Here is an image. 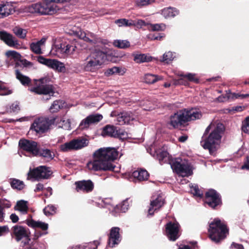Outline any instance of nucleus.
I'll return each instance as SVG.
<instances>
[{
    "label": "nucleus",
    "mask_w": 249,
    "mask_h": 249,
    "mask_svg": "<svg viewBox=\"0 0 249 249\" xmlns=\"http://www.w3.org/2000/svg\"><path fill=\"white\" fill-rule=\"evenodd\" d=\"M118 156V152L114 148H101L94 153V160L89 162L87 166L95 171H114L115 166L111 161L117 159Z\"/></svg>",
    "instance_id": "nucleus-1"
},
{
    "label": "nucleus",
    "mask_w": 249,
    "mask_h": 249,
    "mask_svg": "<svg viewBox=\"0 0 249 249\" xmlns=\"http://www.w3.org/2000/svg\"><path fill=\"white\" fill-rule=\"evenodd\" d=\"M225 129L224 124L221 123L216 124L211 123L205 129L201 145L204 149L208 150L211 155L216 151Z\"/></svg>",
    "instance_id": "nucleus-2"
},
{
    "label": "nucleus",
    "mask_w": 249,
    "mask_h": 249,
    "mask_svg": "<svg viewBox=\"0 0 249 249\" xmlns=\"http://www.w3.org/2000/svg\"><path fill=\"white\" fill-rule=\"evenodd\" d=\"M71 0H43L42 2L32 4L27 7V11L32 14L39 15H51L57 12L55 3H63Z\"/></svg>",
    "instance_id": "nucleus-3"
},
{
    "label": "nucleus",
    "mask_w": 249,
    "mask_h": 249,
    "mask_svg": "<svg viewBox=\"0 0 249 249\" xmlns=\"http://www.w3.org/2000/svg\"><path fill=\"white\" fill-rule=\"evenodd\" d=\"M107 58L106 53L95 49L91 52L84 60L83 68L85 71L95 72L105 62Z\"/></svg>",
    "instance_id": "nucleus-4"
},
{
    "label": "nucleus",
    "mask_w": 249,
    "mask_h": 249,
    "mask_svg": "<svg viewBox=\"0 0 249 249\" xmlns=\"http://www.w3.org/2000/svg\"><path fill=\"white\" fill-rule=\"evenodd\" d=\"M209 237L215 243H219L229 234L227 225L220 219L215 218L209 224Z\"/></svg>",
    "instance_id": "nucleus-5"
},
{
    "label": "nucleus",
    "mask_w": 249,
    "mask_h": 249,
    "mask_svg": "<svg viewBox=\"0 0 249 249\" xmlns=\"http://www.w3.org/2000/svg\"><path fill=\"white\" fill-rule=\"evenodd\" d=\"M170 165L174 172L182 177H189L193 173L192 165L187 160L171 158Z\"/></svg>",
    "instance_id": "nucleus-6"
},
{
    "label": "nucleus",
    "mask_w": 249,
    "mask_h": 249,
    "mask_svg": "<svg viewBox=\"0 0 249 249\" xmlns=\"http://www.w3.org/2000/svg\"><path fill=\"white\" fill-rule=\"evenodd\" d=\"M34 81L36 86L31 89L30 90L32 92L40 95H53L55 89L53 85L49 84L50 81L49 78L46 77L38 80L35 79Z\"/></svg>",
    "instance_id": "nucleus-7"
},
{
    "label": "nucleus",
    "mask_w": 249,
    "mask_h": 249,
    "mask_svg": "<svg viewBox=\"0 0 249 249\" xmlns=\"http://www.w3.org/2000/svg\"><path fill=\"white\" fill-rule=\"evenodd\" d=\"M56 119V117L53 116L37 118L31 125V129L34 130L38 134L44 133L50 129L52 125L54 124Z\"/></svg>",
    "instance_id": "nucleus-8"
},
{
    "label": "nucleus",
    "mask_w": 249,
    "mask_h": 249,
    "mask_svg": "<svg viewBox=\"0 0 249 249\" xmlns=\"http://www.w3.org/2000/svg\"><path fill=\"white\" fill-rule=\"evenodd\" d=\"M204 201L213 210L218 209L223 204L221 195L213 189H210L205 193Z\"/></svg>",
    "instance_id": "nucleus-9"
},
{
    "label": "nucleus",
    "mask_w": 249,
    "mask_h": 249,
    "mask_svg": "<svg viewBox=\"0 0 249 249\" xmlns=\"http://www.w3.org/2000/svg\"><path fill=\"white\" fill-rule=\"evenodd\" d=\"M184 109L178 110L170 117L168 124L174 129L180 128L188 124Z\"/></svg>",
    "instance_id": "nucleus-10"
},
{
    "label": "nucleus",
    "mask_w": 249,
    "mask_h": 249,
    "mask_svg": "<svg viewBox=\"0 0 249 249\" xmlns=\"http://www.w3.org/2000/svg\"><path fill=\"white\" fill-rule=\"evenodd\" d=\"M52 174L53 172L50 167L46 166H40L33 170L30 169L28 173V176L38 180L40 179H48Z\"/></svg>",
    "instance_id": "nucleus-11"
},
{
    "label": "nucleus",
    "mask_w": 249,
    "mask_h": 249,
    "mask_svg": "<svg viewBox=\"0 0 249 249\" xmlns=\"http://www.w3.org/2000/svg\"><path fill=\"white\" fill-rule=\"evenodd\" d=\"M180 228L178 222L170 221L165 225V235L170 241H175L180 236Z\"/></svg>",
    "instance_id": "nucleus-12"
},
{
    "label": "nucleus",
    "mask_w": 249,
    "mask_h": 249,
    "mask_svg": "<svg viewBox=\"0 0 249 249\" xmlns=\"http://www.w3.org/2000/svg\"><path fill=\"white\" fill-rule=\"evenodd\" d=\"M87 140L85 138L73 139L68 142L60 145V150L62 152H68L73 150H78L87 145Z\"/></svg>",
    "instance_id": "nucleus-13"
},
{
    "label": "nucleus",
    "mask_w": 249,
    "mask_h": 249,
    "mask_svg": "<svg viewBox=\"0 0 249 249\" xmlns=\"http://www.w3.org/2000/svg\"><path fill=\"white\" fill-rule=\"evenodd\" d=\"M18 145L21 149L31 154L33 156H36L38 153L37 149L38 146L37 143L35 141L26 139H21L19 141Z\"/></svg>",
    "instance_id": "nucleus-14"
},
{
    "label": "nucleus",
    "mask_w": 249,
    "mask_h": 249,
    "mask_svg": "<svg viewBox=\"0 0 249 249\" xmlns=\"http://www.w3.org/2000/svg\"><path fill=\"white\" fill-rule=\"evenodd\" d=\"M101 134L104 137L108 136L122 139L125 135V132L113 125L107 124L103 127Z\"/></svg>",
    "instance_id": "nucleus-15"
},
{
    "label": "nucleus",
    "mask_w": 249,
    "mask_h": 249,
    "mask_svg": "<svg viewBox=\"0 0 249 249\" xmlns=\"http://www.w3.org/2000/svg\"><path fill=\"white\" fill-rule=\"evenodd\" d=\"M11 235L18 242L20 241L23 238H25L27 241L25 242V245L28 244L30 240L26 229L21 226L15 225L13 226Z\"/></svg>",
    "instance_id": "nucleus-16"
},
{
    "label": "nucleus",
    "mask_w": 249,
    "mask_h": 249,
    "mask_svg": "<svg viewBox=\"0 0 249 249\" xmlns=\"http://www.w3.org/2000/svg\"><path fill=\"white\" fill-rule=\"evenodd\" d=\"M0 39L9 47L16 49L20 47L18 40L12 34L5 31H0Z\"/></svg>",
    "instance_id": "nucleus-17"
},
{
    "label": "nucleus",
    "mask_w": 249,
    "mask_h": 249,
    "mask_svg": "<svg viewBox=\"0 0 249 249\" xmlns=\"http://www.w3.org/2000/svg\"><path fill=\"white\" fill-rule=\"evenodd\" d=\"M120 229L119 227H112L110 230V233L108 234V239L107 241L108 246L111 248H113L115 245H117L121 241V236L120 234Z\"/></svg>",
    "instance_id": "nucleus-18"
},
{
    "label": "nucleus",
    "mask_w": 249,
    "mask_h": 249,
    "mask_svg": "<svg viewBox=\"0 0 249 249\" xmlns=\"http://www.w3.org/2000/svg\"><path fill=\"white\" fill-rule=\"evenodd\" d=\"M103 119V116L99 114H91L83 119L80 124L79 127L82 129L88 128L90 124L99 123Z\"/></svg>",
    "instance_id": "nucleus-19"
},
{
    "label": "nucleus",
    "mask_w": 249,
    "mask_h": 249,
    "mask_svg": "<svg viewBox=\"0 0 249 249\" xmlns=\"http://www.w3.org/2000/svg\"><path fill=\"white\" fill-rule=\"evenodd\" d=\"M75 185L77 192L82 191L86 193L92 192L94 187L93 182L90 179L76 181Z\"/></svg>",
    "instance_id": "nucleus-20"
},
{
    "label": "nucleus",
    "mask_w": 249,
    "mask_h": 249,
    "mask_svg": "<svg viewBox=\"0 0 249 249\" xmlns=\"http://www.w3.org/2000/svg\"><path fill=\"white\" fill-rule=\"evenodd\" d=\"M164 200L160 196H158L157 197L151 201L150 207L148 209V215L153 216L154 212L159 210L164 204Z\"/></svg>",
    "instance_id": "nucleus-21"
},
{
    "label": "nucleus",
    "mask_w": 249,
    "mask_h": 249,
    "mask_svg": "<svg viewBox=\"0 0 249 249\" xmlns=\"http://www.w3.org/2000/svg\"><path fill=\"white\" fill-rule=\"evenodd\" d=\"M55 48L56 49V51L59 52L61 53L71 54L75 51L76 47L75 45L65 42L55 45Z\"/></svg>",
    "instance_id": "nucleus-22"
},
{
    "label": "nucleus",
    "mask_w": 249,
    "mask_h": 249,
    "mask_svg": "<svg viewBox=\"0 0 249 249\" xmlns=\"http://www.w3.org/2000/svg\"><path fill=\"white\" fill-rule=\"evenodd\" d=\"M184 110L185 112H186V116L187 118L188 123L191 121L200 119L202 117V113L199 109L193 108L191 109L184 108Z\"/></svg>",
    "instance_id": "nucleus-23"
},
{
    "label": "nucleus",
    "mask_w": 249,
    "mask_h": 249,
    "mask_svg": "<svg viewBox=\"0 0 249 249\" xmlns=\"http://www.w3.org/2000/svg\"><path fill=\"white\" fill-rule=\"evenodd\" d=\"M37 152L38 153L36 155V157H41L48 161L52 160L55 156L54 152L52 150L49 149L38 147Z\"/></svg>",
    "instance_id": "nucleus-24"
},
{
    "label": "nucleus",
    "mask_w": 249,
    "mask_h": 249,
    "mask_svg": "<svg viewBox=\"0 0 249 249\" xmlns=\"http://www.w3.org/2000/svg\"><path fill=\"white\" fill-rule=\"evenodd\" d=\"M179 13L178 10L172 7H166L161 10V14L166 19L174 18Z\"/></svg>",
    "instance_id": "nucleus-25"
},
{
    "label": "nucleus",
    "mask_w": 249,
    "mask_h": 249,
    "mask_svg": "<svg viewBox=\"0 0 249 249\" xmlns=\"http://www.w3.org/2000/svg\"><path fill=\"white\" fill-rule=\"evenodd\" d=\"M14 12L13 6L7 2L0 4V18H4Z\"/></svg>",
    "instance_id": "nucleus-26"
},
{
    "label": "nucleus",
    "mask_w": 249,
    "mask_h": 249,
    "mask_svg": "<svg viewBox=\"0 0 249 249\" xmlns=\"http://www.w3.org/2000/svg\"><path fill=\"white\" fill-rule=\"evenodd\" d=\"M117 121L120 124H129L131 121L133 120L134 118L131 113L123 112L117 115Z\"/></svg>",
    "instance_id": "nucleus-27"
},
{
    "label": "nucleus",
    "mask_w": 249,
    "mask_h": 249,
    "mask_svg": "<svg viewBox=\"0 0 249 249\" xmlns=\"http://www.w3.org/2000/svg\"><path fill=\"white\" fill-rule=\"evenodd\" d=\"M131 176L139 181H143L148 179L149 174L145 169H140L133 172Z\"/></svg>",
    "instance_id": "nucleus-28"
},
{
    "label": "nucleus",
    "mask_w": 249,
    "mask_h": 249,
    "mask_svg": "<svg viewBox=\"0 0 249 249\" xmlns=\"http://www.w3.org/2000/svg\"><path fill=\"white\" fill-rule=\"evenodd\" d=\"M46 66L59 71H62L65 69L63 63L55 59H48Z\"/></svg>",
    "instance_id": "nucleus-29"
},
{
    "label": "nucleus",
    "mask_w": 249,
    "mask_h": 249,
    "mask_svg": "<svg viewBox=\"0 0 249 249\" xmlns=\"http://www.w3.org/2000/svg\"><path fill=\"white\" fill-rule=\"evenodd\" d=\"M26 223L30 227L34 228H38L43 231H46L48 228V224L41 221H36L33 219H27Z\"/></svg>",
    "instance_id": "nucleus-30"
},
{
    "label": "nucleus",
    "mask_w": 249,
    "mask_h": 249,
    "mask_svg": "<svg viewBox=\"0 0 249 249\" xmlns=\"http://www.w3.org/2000/svg\"><path fill=\"white\" fill-rule=\"evenodd\" d=\"M45 41L46 39L42 38L36 42L31 43L30 46L31 50L36 54H41L42 52L41 50V46L44 44Z\"/></svg>",
    "instance_id": "nucleus-31"
},
{
    "label": "nucleus",
    "mask_w": 249,
    "mask_h": 249,
    "mask_svg": "<svg viewBox=\"0 0 249 249\" xmlns=\"http://www.w3.org/2000/svg\"><path fill=\"white\" fill-rule=\"evenodd\" d=\"M16 78L24 86H30L32 85L31 79L27 76L24 75L18 70L16 71Z\"/></svg>",
    "instance_id": "nucleus-32"
},
{
    "label": "nucleus",
    "mask_w": 249,
    "mask_h": 249,
    "mask_svg": "<svg viewBox=\"0 0 249 249\" xmlns=\"http://www.w3.org/2000/svg\"><path fill=\"white\" fill-rule=\"evenodd\" d=\"M157 158L161 165L165 163H168L170 164V160L172 158L166 151H162L157 153Z\"/></svg>",
    "instance_id": "nucleus-33"
},
{
    "label": "nucleus",
    "mask_w": 249,
    "mask_h": 249,
    "mask_svg": "<svg viewBox=\"0 0 249 249\" xmlns=\"http://www.w3.org/2000/svg\"><path fill=\"white\" fill-rule=\"evenodd\" d=\"M162 79L163 77L161 76H159L150 73H147L144 76L145 82L150 84H154L157 81L161 80Z\"/></svg>",
    "instance_id": "nucleus-34"
},
{
    "label": "nucleus",
    "mask_w": 249,
    "mask_h": 249,
    "mask_svg": "<svg viewBox=\"0 0 249 249\" xmlns=\"http://www.w3.org/2000/svg\"><path fill=\"white\" fill-rule=\"evenodd\" d=\"M27 203V201L23 200H19L17 202L15 209L22 212L23 213H27L28 210Z\"/></svg>",
    "instance_id": "nucleus-35"
},
{
    "label": "nucleus",
    "mask_w": 249,
    "mask_h": 249,
    "mask_svg": "<svg viewBox=\"0 0 249 249\" xmlns=\"http://www.w3.org/2000/svg\"><path fill=\"white\" fill-rule=\"evenodd\" d=\"M134 60L136 63H141L145 62H150L152 60V57L145 54H133Z\"/></svg>",
    "instance_id": "nucleus-36"
},
{
    "label": "nucleus",
    "mask_w": 249,
    "mask_h": 249,
    "mask_svg": "<svg viewBox=\"0 0 249 249\" xmlns=\"http://www.w3.org/2000/svg\"><path fill=\"white\" fill-rule=\"evenodd\" d=\"M10 180V185L13 189L21 190L24 188L23 181L16 178H11Z\"/></svg>",
    "instance_id": "nucleus-37"
},
{
    "label": "nucleus",
    "mask_w": 249,
    "mask_h": 249,
    "mask_svg": "<svg viewBox=\"0 0 249 249\" xmlns=\"http://www.w3.org/2000/svg\"><path fill=\"white\" fill-rule=\"evenodd\" d=\"M13 32L15 35L19 38L24 39L26 37L27 32L19 27L16 26L13 29Z\"/></svg>",
    "instance_id": "nucleus-38"
},
{
    "label": "nucleus",
    "mask_w": 249,
    "mask_h": 249,
    "mask_svg": "<svg viewBox=\"0 0 249 249\" xmlns=\"http://www.w3.org/2000/svg\"><path fill=\"white\" fill-rule=\"evenodd\" d=\"M64 102L61 100H55L53 101V104L50 108L51 112H57L61 108L63 107Z\"/></svg>",
    "instance_id": "nucleus-39"
},
{
    "label": "nucleus",
    "mask_w": 249,
    "mask_h": 249,
    "mask_svg": "<svg viewBox=\"0 0 249 249\" xmlns=\"http://www.w3.org/2000/svg\"><path fill=\"white\" fill-rule=\"evenodd\" d=\"M115 23L118 24L119 26H126L131 27L135 25L133 20L132 19H127L125 18H121L116 20Z\"/></svg>",
    "instance_id": "nucleus-40"
},
{
    "label": "nucleus",
    "mask_w": 249,
    "mask_h": 249,
    "mask_svg": "<svg viewBox=\"0 0 249 249\" xmlns=\"http://www.w3.org/2000/svg\"><path fill=\"white\" fill-rule=\"evenodd\" d=\"M113 45L120 49H126L130 47V42L126 40H115L113 42Z\"/></svg>",
    "instance_id": "nucleus-41"
},
{
    "label": "nucleus",
    "mask_w": 249,
    "mask_h": 249,
    "mask_svg": "<svg viewBox=\"0 0 249 249\" xmlns=\"http://www.w3.org/2000/svg\"><path fill=\"white\" fill-rule=\"evenodd\" d=\"M124 71L120 67H113L111 68L108 69L105 73L107 75H112L114 74H119V75H123Z\"/></svg>",
    "instance_id": "nucleus-42"
},
{
    "label": "nucleus",
    "mask_w": 249,
    "mask_h": 249,
    "mask_svg": "<svg viewBox=\"0 0 249 249\" xmlns=\"http://www.w3.org/2000/svg\"><path fill=\"white\" fill-rule=\"evenodd\" d=\"M83 40L91 44H95L99 42V39L97 38L94 34L91 33L87 34Z\"/></svg>",
    "instance_id": "nucleus-43"
},
{
    "label": "nucleus",
    "mask_w": 249,
    "mask_h": 249,
    "mask_svg": "<svg viewBox=\"0 0 249 249\" xmlns=\"http://www.w3.org/2000/svg\"><path fill=\"white\" fill-rule=\"evenodd\" d=\"M174 59L173 53L171 52L165 53L162 56L161 62L166 64L170 63Z\"/></svg>",
    "instance_id": "nucleus-44"
},
{
    "label": "nucleus",
    "mask_w": 249,
    "mask_h": 249,
    "mask_svg": "<svg viewBox=\"0 0 249 249\" xmlns=\"http://www.w3.org/2000/svg\"><path fill=\"white\" fill-rule=\"evenodd\" d=\"M128 206V200L126 199L124 200L121 204L117 205L116 207V210L122 213H125L127 210Z\"/></svg>",
    "instance_id": "nucleus-45"
},
{
    "label": "nucleus",
    "mask_w": 249,
    "mask_h": 249,
    "mask_svg": "<svg viewBox=\"0 0 249 249\" xmlns=\"http://www.w3.org/2000/svg\"><path fill=\"white\" fill-rule=\"evenodd\" d=\"M56 207L52 205H49L43 209V212L46 216L54 214L56 213Z\"/></svg>",
    "instance_id": "nucleus-46"
},
{
    "label": "nucleus",
    "mask_w": 249,
    "mask_h": 249,
    "mask_svg": "<svg viewBox=\"0 0 249 249\" xmlns=\"http://www.w3.org/2000/svg\"><path fill=\"white\" fill-rule=\"evenodd\" d=\"M155 1V0H136L135 1V5L140 8L151 4Z\"/></svg>",
    "instance_id": "nucleus-47"
},
{
    "label": "nucleus",
    "mask_w": 249,
    "mask_h": 249,
    "mask_svg": "<svg viewBox=\"0 0 249 249\" xmlns=\"http://www.w3.org/2000/svg\"><path fill=\"white\" fill-rule=\"evenodd\" d=\"M12 93V91L8 89L5 85L4 83L0 81V95H9Z\"/></svg>",
    "instance_id": "nucleus-48"
},
{
    "label": "nucleus",
    "mask_w": 249,
    "mask_h": 249,
    "mask_svg": "<svg viewBox=\"0 0 249 249\" xmlns=\"http://www.w3.org/2000/svg\"><path fill=\"white\" fill-rule=\"evenodd\" d=\"M191 192L194 196L199 197H202L203 196L202 192L199 190L197 185L192 186L191 188Z\"/></svg>",
    "instance_id": "nucleus-49"
},
{
    "label": "nucleus",
    "mask_w": 249,
    "mask_h": 249,
    "mask_svg": "<svg viewBox=\"0 0 249 249\" xmlns=\"http://www.w3.org/2000/svg\"><path fill=\"white\" fill-rule=\"evenodd\" d=\"M6 55L8 57H11L17 60L21 58V55L15 51H8L6 52Z\"/></svg>",
    "instance_id": "nucleus-50"
},
{
    "label": "nucleus",
    "mask_w": 249,
    "mask_h": 249,
    "mask_svg": "<svg viewBox=\"0 0 249 249\" xmlns=\"http://www.w3.org/2000/svg\"><path fill=\"white\" fill-rule=\"evenodd\" d=\"M195 74L188 73L185 75H181L180 76H183L184 78H186L187 81L189 82H192L195 83H199V79L196 77Z\"/></svg>",
    "instance_id": "nucleus-51"
},
{
    "label": "nucleus",
    "mask_w": 249,
    "mask_h": 249,
    "mask_svg": "<svg viewBox=\"0 0 249 249\" xmlns=\"http://www.w3.org/2000/svg\"><path fill=\"white\" fill-rule=\"evenodd\" d=\"M151 30L153 31H163L166 26L163 23L154 24L151 25Z\"/></svg>",
    "instance_id": "nucleus-52"
},
{
    "label": "nucleus",
    "mask_w": 249,
    "mask_h": 249,
    "mask_svg": "<svg viewBox=\"0 0 249 249\" xmlns=\"http://www.w3.org/2000/svg\"><path fill=\"white\" fill-rule=\"evenodd\" d=\"M181 78L174 80V84L175 85H184L188 86L189 82L187 81L186 78H184L183 76H181Z\"/></svg>",
    "instance_id": "nucleus-53"
},
{
    "label": "nucleus",
    "mask_w": 249,
    "mask_h": 249,
    "mask_svg": "<svg viewBox=\"0 0 249 249\" xmlns=\"http://www.w3.org/2000/svg\"><path fill=\"white\" fill-rule=\"evenodd\" d=\"M231 92L230 90L226 91V94L225 95H221L218 97L217 100L220 102H224L231 98Z\"/></svg>",
    "instance_id": "nucleus-54"
},
{
    "label": "nucleus",
    "mask_w": 249,
    "mask_h": 249,
    "mask_svg": "<svg viewBox=\"0 0 249 249\" xmlns=\"http://www.w3.org/2000/svg\"><path fill=\"white\" fill-rule=\"evenodd\" d=\"M244 107L242 106H236L233 107L231 108L227 109V110L228 111V112L231 114H233L236 112H240L243 110Z\"/></svg>",
    "instance_id": "nucleus-55"
},
{
    "label": "nucleus",
    "mask_w": 249,
    "mask_h": 249,
    "mask_svg": "<svg viewBox=\"0 0 249 249\" xmlns=\"http://www.w3.org/2000/svg\"><path fill=\"white\" fill-rule=\"evenodd\" d=\"M161 35H163V34L154 33L153 34L149 35V37L151 40H161V39H162L163 37H164V36Z\"/></svg>",
    "instance_id": "nucleus-56"
},
{
    "label": "nucleus",
    "mask_w": 249,
    "mask_h": 249,
    "mask_svg": "<svg viewBox=\"0 0 249 249\" xmlns=\"http://www.w3.org/2000/svg\"><path fill=\"white\" fill-rule=\"evenodd\" d=\"M9 229L7 226H0V236H3L9 232Z\"/></svg>",
    "instance_id": "nucleus-57"
},
{
    "label": "nucleus",
    "mask_w": 249,
    "mask_h": 249,
    "mask_svg": "<svg viewBox=\"0 0 249 249\" xmlns=\"http://www.w3.org/2000/svg\"><path fill=\"white\" fill-rule=\"evenodd\" d=\"M231 249H244L242 244L233 242L230 247Z\"/></svg>",
    "instance_id": "nucleus-58"
},
{
    "label": "nucleus",
    "mask_w": 249,
    "mask_h": 249,
    "mask_svg": "<svg viewBox=\"0 0 249 249\" xmlns=\"http://www.w3.org/2000/svg\"><path fill=\"white\" fill-rule=\"evenodd\" d=\"M48 58H45L44 57H43V56H41V55H40L37 58V61L39 63H41V64H44L45 65H46L47 63V61H48Z\"/></svg>",
    "instance_id": "nucleus-59"
},
{
    "label": "nucleus",
    "mask_w": 249,
    "mask_h": 249,
    "mask_svg": "<svg viewBox=\"0 0 249 249\" xmlns=\"http://www.w3.org/2000/svg\"><path fill=\"white\" fill-rule=\"evenodd\" d=\"M133 22L135 23L134 26L138 25V26H142L146 25V23H145V21L143 20H142V19H138V20H133Z\"/></svg>",
    "instance_id": "nucleus-60"
},
{
    "label": "nucleus",
    "mask_w": 249,
    "mask_h": 249,
    "mask_svg": "<svg viewBox=\"0 0 249 249\" xmlns=\"http://www.w3.org/2000/svg\"><path fill=\"white\" fill-rule=\"evenodd\" d=\"M10 109L13 112H18L20 110V107L17 103H14L10 107Z\"/></svg>",
    "instance_id": "nucleus-61"
},
{
    "label": "nucleus",
    "mask_w": 249,
    "mask_h": 249,
    "mask_svg": "<svg viewBox=\"0 0 249 249\" xmlns=\"http://www.w3.org/2000/svg\"><path fill=\"white\" fill-rule=\"evenodd\" d=\"M10 218L13 223H16L18 220V217L15 213H12L10 216Z\"/></svg>",
    "instance_id": "nucleus-62"
},
{
    "label": "nucleus",
    "mask_w": 249,
    "mask_h": 249,
    "mask_svg": "<svg viewBox=\"0 0 249 249\" xmlns=\"http://www.w3.org/2000/svg\"><path fill=\"white\" fill-rule=\"evenodd\" d=\"M43 188H44L43 184H42L40 183H39L37 184H36V188L34 191L35 192H38L42 191L43 190Z\"/></svg>",
    "instance_id": "nucleus-63"
},
{
    "label": "nucleus",
    "mask_w": 249,
    "mask_h": 249,
    "mask_svg": "<svg viewBox=\"0 0 249 249\" xmlns=\"http://www.w3.org/2000/svg\"><path fill=\"white\" fill-rule=\"evenodd\" d=\"M188 138V137L187 135H182V136L179 137L178 139V141L179 142H184L187 141Z\"/></svg>",
    "instance_id": "nucleus-64"
}]
</instances>
